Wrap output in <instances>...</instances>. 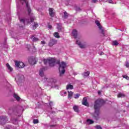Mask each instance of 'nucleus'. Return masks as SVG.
I'll list each match as a JSON object with an SVG mask.
<instances>
[{
  "instance_id": "1",
  "label": "nucleus",
  "mask_w": 129,
  "mask_h": 129,
  "mask_svg": "<svg viewBox=\"0 0 129 129\" xmlns=\"http://www.w3.org/2000/svg\"><path fill=\"white\" fill-rule=\"evenodd\" d=\"M103 103H104V101L101 99H98L95 101V104L94 105L95 109L94 117H95V119H98V115H99V109L100 108V106H101Z\"/></svg>"
},
{
  "instance_id": "2",
  "label": "nucleus",
  "mask_w": 129,
  "mask_h": 129,
  "mask_svg": "<svg viewBox=\"0 0 129 129\" xmlns=\"http://www.w3.org/2000/svg\"><path fill=\"white\" fill-rule=\"evenodd\" d=\"M57 64H59V74L61 76L62 74L65 73V68H66V63L64 62V61H62L60 63V60H58L56 62Z\"/></svg>"
},
{
  "instance_id": "3",
  "label": "nucleus",
  "mask_w": 129,
  "mask_h": 129,
  "mask_svg": "<svg viewBox=\"0 0 129 129\" xmlns=\"http://www.w3.org/2000/svg\"><path fill=\"white\" fill-rule=\"evenodd\" d=\"M43 62L45 65L48 64V63L49 66L53 67V66H54L55 63H56V59L54 58H49L48 59H44Z\"/></svg>"
},
{
  "instance_id": "4",
  "label": "nucleus",
  "mask_w": 129,
  "mask_h": 129,
  "mask_svg": "<svg viewBox=\"0 0 129 129\" xmlns=\"http://www.w3.org/2000/svg\"><path fill=\"white\" fill-rule=\"evenodd\" d=\"M46 81L48 82V85H49L50 86H53V85L57 82V80L55 78L48 79L47 78L44 77V81Z\"/></svg>"
},
{
  "instance_id": "5",
  "label": "nucleus",
  "mask_w": 129,
  "mask_h": 129,
  "mask_svg": "<svg viewBox=\"0 0 129 129\" xmlns=\"http://www.w3.org/2000/svg\"><path fill=\"white\" fill-rule=\"evenodd\" d=\"M15 66L18 68H24L25 64L23 62L15 61Z\"/></svg>"
},
{
  "instance_id": "6",
  "label": "nucleus",
  "mask_w": 129,
  "mask_h": 129,
  "mask_svg": "<svg viewBox=\"0 0 129 129\" xmlns=\"http://www.w3.org/2000/svg\"><path fill=\"white\" fill-rule=\"evenodd\" d=\"M8 120V118L6 116H0V123L1 124H5Z\"/></svg>"
},
{
  "instance_id": "7",
  "label": "nucleus",
  "mask_w": 129,
  "mask_h": 129,
  "mask_svg": "<svg viewBox=\"0 0 129 129\" xmlns=\"http://www.w3.org/2000/svg\"><path fill=\"white\" fill-rule=\"evenodd\" d=\"M76 44L80 46V47H81V49H84V48H86V45L81 44V42H80V41L79 40L76 41Z\"/></svg>"
},
{
  "instance_id": "8",
  "label": "nucleus",
  "mask_w": 129,
  "mask_h": 129,
  "mask_svg": "<svg viewBox=\"0 0 129 129\" xmlns=\"http://www.w3.org/2000/svg\"><path fill=\"white\" fill-rule=\"evenodd\" d=\"M23 78H24V76L23 75H19L16 78H15V80L16 81V82H19V81H21V80H22V79H23Z\"/></svg>"
},
{
  "instance_id": "9",
  "label": "nucleus",
  "mask_w": 129,
  "mask_h": 129,
  "mask_svg": "<svg viewBox=\"0 0 129 129\" xmlns=\"http://www.w3.org/2000/svg\"><path fill=\"white\" fill-rule=\"evenodd\" d=\"M29 62L31 65H35L37 62V61L36 60V58H30L29 59Z\"/></svg>"
},
{
  "instance_id": "10",
  "label": "nucleus",
  "mask_w": 129,
  "mask_h": 129,
  "mask_svg": "<svg viewBox=\"0 0 129 129\" xmlns=\"http://www.w3.org/2000/svg\"><path fill=\"white\" fill-rule=\"evenodd\" d=\"M55 44H57V40L55 39H52L50 40V41L49 43V46L50 47H52L53 45H55Z\"/></svg>"
},
{
  "instance_id": "11",
  "label": "nucleus",
  "mask_w": 129,
  "mask_h": 129,
  "mask_svg": "<svg viewBox=\"0 0 129 129\" xmlns=\"http://www.w3.org/2000/svg\"><path fill=\"white\" fill-rule=\"evenodd\" d=\"M49 13L50 17H54V16H55V12H54V9L50 8L49 9Z\"/></svg>"
},
{
  "instance_id": "12",
  "label": "nucleus",
  "mask_w": 129,
  "mask_h": 129,
  "mask_svg": "<svg viewBox=\"0 0 129 129\" xmlns=\"http://www.w3.org/2000/svg\"><path fill=\"white\" fill-rule=\"evenodd\" d=\"M45 71V68H43L41 69L39 71V75L41 77H44V72Z\"/></svg>"
},
{
  "instance_id": "13",
  "label": "nucleus",
  "mask_w": 129,
  "mask_h": 129,
  "mask_svg": "<svg viewBox=\"0 0 129 129\" xmlns=\"http://www.w3.org/2000/svg\"><path fill=\"white\" fill-rule=\"evenodd\" d=\"M82 104L85 105L86 106H88V103L87 102V98L85 97L83 98Z\"/></svg>"
},
{
  "instance_id": "14",
  "label": "nucleus",
  "mask_w": 129,
  "mask_h": 129,
  "mask_svg": "<svg viewBox=\"0 0 129 129\" xmlns=\"http://www.w3.org/2000/svg\"><path fill=\"white\" fill-rule=\"evenodd\" d=\"M95 23H96L97 26H98V27H99V29L100 30H101L102 33L103 34V29H102V27H101V26H100V24H99V21L96 20L95 21Z\"/></svg>"
},
{
  "instance_id": "15",
  "label": "nucleus",
  "mask_w": 129,
  "mask_h": 129,
  "mask_svg": "<svg viewBox=\"0 0 129 129\" xmlns=\"http://www.w3.org/2000/svg\"><path fill=\"white\" fill-rule=\"evenodd\" d=\"M72 35L73 37H74L75 39H76L77 38V30L75 29L73 30Z\"/></svg>"
},
{
  "instance_id": "16",
  "label": "nucleus",
  "mask_w": 129,
  "mask_h": 129,
  "mask_svg": "<svg viewBox=\"0 0 129 129\" xmlns=\"http://www.w3.org/2000/svg\"><path fill=\"white\" fill-rule=\"evenodd\" d=\"M73 109L75 112H79V107L77 105H74Z\"/></svg>"
},
{
  "instance_id": "17",
  "label": "nucleus",
  "mask_w": 129,
  "mask_h": 129,
  "mask_svg": "<svg viewBox=\"0 0 129 129\" xmlns=\"http://www.w3.org/2000/svg\"><path fill=\"white\" fill-rule=\"evenodd\" d=\"M6 66L7 69H8V71H9V72H12L13 69V68L11 67V66H10V64L9 63L6 64Z\"/></svg>"
},
{
  "instance_id": "18",
  "label": "nucleus",
  "mask_w": 129,
  "mask_h": 129,
  "mask_svg": "<svg viewBox=\"0 0 129 129\" xmlns=\"http://www.w3.org/2000/svg\"><path fill=\"white\" fill-rule=\"evenodd\" d=\"M13 96H14V98L16 99V100H17V101H20L21 100V98H20L19 97V96L18 95H17V94L15 93L13 95Z\"/></svg>"
},
{
  "instance_id": "19",
  "label": "nucleus",
  "mask_w": 129,
  "mask_h": 129,
  "mask_svg": "<svg viewBox=\"0 0 129 129\" xmlns=\"http://www.w3.org/2000/svg\"><path fill=\"white\" fill-rule=\"evenodd\" d=\"M94 121L93 120H91L90 119H88L86 121L87 124H92Z\"/></svg>"
},
{
  "instance_id": "20",
  "label": "nucleus",
  "mask_w": 129,
  "mask_h": 129,
  "mask_svg": "<svg viewBox=\"0 0 129 129\" xmlns=\"http://www.w3.org/2000/svg\"><path fill=\"white\" fill-rule=\"evenodd\" d=\"M69 89H73V85L69 84L67 86V90H69Z\"/></svg>"
},
{
  "instance_id": "21",
  "label": "nucleus",
  "mask_w": 129,
  "mask_h": 129,
  "mask_svg": "<svg viewBox=\"0 0 129 129\" xmlns=\"http://www.w3.org/2000/svg\"><path fill=\"white\" fill-rule=\"evenodd\" d=\"M60 95L61 96H66V95H67V92H65L64 91H62L60 92Z\"/></svg>"
},
{
  "instance_id": "22",
  "label": "nucleus",
  "mask_w": 129,
  "mask_h": 129,
  "mask_svg": "<svg viewBox=\"0 0 129 129\" xmlns=\"http://www.w3.org/2000/svg\"><path fill=\"white\" fill-rule=\"evenodd\" d=\"M89 74H90V73H89V72H87L83 73V76H84V77H87L88 76H89Z\"/></svg>"
},
{
  "instance_id": "23",
  "label": "nucleus",
  "mask_w": 129,
  "mask_h": 129,
  "mask_svg": "<svg viewBox=\"0 0 129 129\" xmlns=\"http://www.w3.org/2000/svg\"><path fill=\"white\" fill-rule=\"evenodd\" d=\"M68 98H71L72 97V96L73 95V92L72 91L69 92V91H68Z\"/></svg>"
},
{
  "instance_id": "24",
  "label": "nucleus",
  "mask_w": 129,
  "mask_h": 129,
  "mask_svg": "<svg viewBox=\"0 0 129 129\" xmlns=\"http://www.w3.org/2000/svg\"><path fill=\"white\" fill-rule=\"evenodd\" d=\"M53 36L55 37V38H57V39L60 38V36L59 35V33L58 32H55L53 34Z\"/></svg>"
},
{
  "instance_id": "25",
  "label": "nucleus",
  "mask_w": 129,
  "mask_h": 129,
  "mask_svg": "<svg viewBox=\"0 0 129 129\" xmlns=\"http://www.w3.org/2000/svg\"><path fill=\"white\" fill-rule=\"evenodd\" d=\"M112 45L113 46H117L118 45V42L116 40L113 41L112 43Z\"/></svg>"
},
{
  "instance_id": "26",
  "label": "nucleus",
  "mask_w": 129,
  "mask_h": 129,
  "mask_svg": "<svg viewBox=\"0 0 129 129\" xmlns=\"http://www.w3.org/2000/svg\"><path fill=\"white\" fill-rule=\"evenodd\" d=\"M32 39L33 42H38V41H39V39L37 38L36 37H35L34 36H32Z\"/></svg>"
},
{
  "instance_id": "27",
  "label": "nucleus",
  "mask_w": 129,
  "mask_h": 129,
  "mask_svg": "<svg viewBox=\"0 0 129 129\" xmlns=\"http://www.w3.org/2000/svg\"><path fill=\"white\" fill-rule=\"evenodd\" d=\"M124 94L121 93H119L117 95V97H124Z\"/></svg>"
},
{
  "instance_id": "28",
  "label": "nucleus",
  "mask_w": 129,
  "mask_h": 129,
  "mask_svg": "<svg viewBox=\"0 0 129 129\" xmlns=\"http://www.w3.org/2000/svg\"><path fill=\"white\" fill-rule=\"evenodd\" d=\"M57 29L58 30V31H61V29H62L61 24H57Z\"/></svg>"
},
{
  "instance_id": "29",
  "label": "nucleus",
  "mask_w": 129,
  "mask_h": 129,
  "mask_svg": "<svg viewBox=\"0 0 129 129\" xmlns=\"http://www.w3.org/2000/svg\"><path fill=\"white\" fill-rule=\"evenodd\" d=\"M79 96H80V94H76L74 95V98L77 99V98H79Z\"/></svg>"
},
{
  "instance_id": "30",
  "label": "nucleus",
  "mask_w": 129,
  "mask_h": 129,
  "mask_svg": "<svg viewBox=\"0 0 129 129\" xmlns=\"http://www.w3.org/2000/svg\"><path fill=\"white\" fill-rule=\"evenodd\" d=\"M64 19H67L68 18V13L66 12H64V16H63Z\"/></svg>"
},
{
  "instance_id": "31",
  "label": "nucleus",
  "mask_w": 129,
  "mask_h": 129,
  "mask_svg": "<svg viewBox=\"0 0 129 129\" xmlns=\"http://www.w3.org/2000/svg\"><path fill=\"white\" fill-rule=\"evenodd\" d=\"M38 122H39V120L38 119L33 120V123H34V124H36V123H38Z\"/></svg>"
},
{
  "instance_id": "32",
  "label": "nucleus",
  "mask_w": 129,
  "mask_h": 129,
  "mask_svg": "<svg viewBox=\"0 0 129 129\" xmlns=\"http://www.w3.org/2000/svg\"><path fill=\"white\" fill-rule=\"evenodd\" d=\"M37 27H38V24L35 23L34 25L33 26V29H36V28H37Z\"/></svg>"
},
{
  "instance_id": "33",
  "label": "nucleus",
  "mask_w": 129,
  "mask_h": 129,
  "mask_svg": "<svg viewBox=\"0 0 129 129\" xmlns=\"http://www.w3.org/2000/svg\"><path fill=\"white\" fill-rule=\"evenodd\" d=\"M105 2H108L109 4H112V0H107V1Z\"/></svg>"
},
{
  "instance_id": "34",
  "label": "nucleus",
  "mask_w": 129,
  "mask_h": 129,
  "mask_svg": "<svg viewBox=\"0 0 129 129\" xmlns=\"http://www.w3.org/2000/svg\"><path fill=\"white\" fill-rule=\"evenodd\" d=\"M125 66H126V67H127V68H128V67H129V63L128 62H126V64H125Z\"/></svg>"
},
{
  "instance_id": "35",
  "label": "nucleus",
  "mask_w": 129,
  "mask_h": 129,
  "mask_svg": "<svg viewBox=\"0 0 129 129\" xmlns=\"http://www.w3.org/2000/svg\"><path fill=\"white\" fill-rule=\"evenodd\" d=\"M124 78H125L127 80H129V77L125 76Z\"/></svg>"
},
{
  "instance_id": "36",
  "label": "nucleus",
  "mask_w": 129,
  "mask_h": 129,
  "mask_svg": "<svg viewBox=\"0 0 129 129\" xmlns=\"http://www.w3.org/2000/svg\"><path fill=\"white\" fill-rule=\"evenodd\" d=\"M41 44H42V45H44V44H45V41H41Z\"/></svg>"
},
{
  "instance_id": "37",
  "label": "nucleus",
  "mask_w": 129,
  "mask_h": 129,
  "mask_svg": "<svg viewBox=\"0 0 129 129\" xmlns=\"http://www.w3.org/2000/svg\"><path fill=\"white\" fill-rule=\"evenodd\" d=\"M92 3H96V2H97V0H92Z\"/></svg>"
},
{
  "instance_id": "38",
  "label": "nucleus",
  "mask_w": 129,
  "mask_h": 129,
  "mask_svg": "<svg viewBox=\"0 0 129 129\" xmlns=\"http://www.w3.org/2000/svg\"><path fill=\"white\" fill-rule=\"evenodd\" d=\"M49 104V105H53V102H50Z\"/></svg>"
},
{
  "instance_id": "39",
  "label": "nucleus",
  "mask_w": 129,
  "mask_h": 129,
  "mask_svg": "<svg viewBox=\"0 0 129 129\" xmlns=\"http://www.w3.org/2000/svg\"><path fill=\"white\" fill-rule=\"evenodd\" d=\"M48 28L49 29H52V26L51 25H48Z\"/></svg>"
},
{
  "instance_id": "40",
  "label": "nucleus",
  "mask_w": 129,
  "mask_h": 129,
  "mask_svg": "<svg viewBox=\"0 0 129 129\" xmlns=\"http://www.w3.org/2000/svg\"><path fill=\"white\" fill-rule=\"evenodd\" d=\"M101 93V92L100 91L98 92V94L100 95Z\"/></svg>"
}]
</instances>
